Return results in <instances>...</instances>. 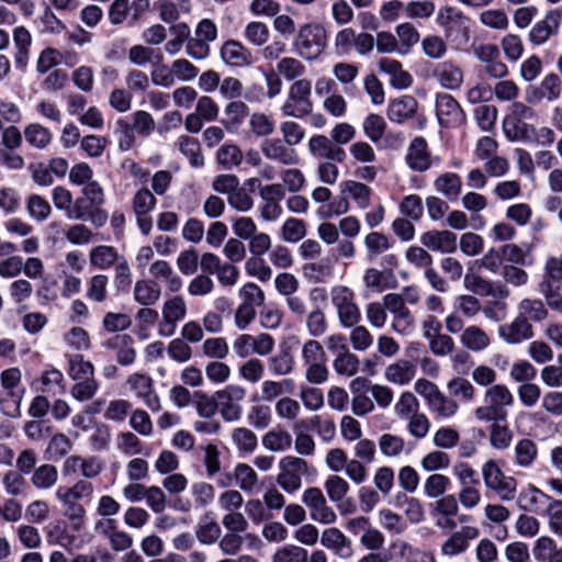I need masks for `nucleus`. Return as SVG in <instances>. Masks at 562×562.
<instances>
[{"label": "nucleus", "mask_w": 562, "mask_h": 562, "mask_svg": "<svg viewBox=\"0 0 562 562\" xmlns=\"http://www.w3.org/2000/svg\"><path fill=\"white\" fill-rule=\"evenodd\" d=\"M295 366L294 356L289 349H281L268 359L269 371L278 376L289 375Z\"/></svg>", "instance_id": "nucleus-45"}, {"label": "nucleus", "mask_w": 562, "mask_h": 562, "mask_svg": "<svg viewBox=\"0 0 562 562\" xmlns=\"http://www.w3.org/2000/svg\"><path fill=\"white\" fill-rule=\"evenodd\" d=\"M432 77L440 88L457 91L463 85L464 71L460 65L449 59L434 66Z\"/></svg>", "instance_id": "nucleus-18"}, {"label": "nucleus", "mask_w": 562, "mask_h": 562, "mask_svg": "<svg viewBox=\"0 0 562 562\" xmlns=\"http://www.w3.org/2000/svg\"><path fill=\"white\" fill-rule=\"evenodd\" d=\"M459 341L469 351L482 352L491 346L492 338L482 327L469 325L461 333Z\"/></svg>", "instance_id": "nucleus-25"}, {"label": "nucleus", "mask_w": 562, "mask_h": 562, "mask_svg": "<svg viewBox=\"0 0 562 562\" xmlns=\"http://www.w3.org/2000/svg\"><path fill=\"white\" fill-rule=\"evenodd\" d=\"M364 247L367 249V258L374 260L382 254L389 251L393 247V240L381 232H371L364 236Z\"/></svg>", "instance_id": "nucleus-38"}, {"label": "nucleus", "mask_w": 562, "mask_h": 562, "mask_svg": "<svg viewBox=\"0 0 562 562\" xmlns=\"http://www.w3.org/2000/svg\"><path fill=\"white\" fill-rule=\"evenodd\" d=\"M157 200L154 193L142 188L135 192L132 200V209L135 213L138 228L144 235H148L153 228V218L150 212L155 209Z\"/></svg>", "instance_id": "nucleus-15"}, {"label": "nucleus", "mask_w": 562, "mask_h": 562, "mask_svg": "<svg viewBox=\"0 0 562 562\" xmlns=\"http://www.w3.org/2000/svg\"><path fill=\"white\" fill-rule=\"evenodd\" d=\"M187 302L181 295H173L165 300L161 305V318L157 331L161 337H171L178 324L187 317Z\"/></svg>", "instance_id": "nucleus-10"}, {"label": "nucleus", "mask_w": 562, "mask_h": 562, "mask_svg": "<svg viewBox=\"0 0 562 562\" xmlns=\"http://www.w3.org/2000/svg\"><path fill=\"white\" fill-rule=\"evenodd\" d=\"M342 329H349L348 341L356 352H364L369 350L373 345V335L367 326L355 325L353 327H342Z\"/></svg>", "instance_id": "nucleus-43"}, {"label": "nucleus", "mask_w": 562, "mask_h": 562, "mask_svg": "<svg viewBox=\"0 0 562 562\" xmlns=\"http://www.w3.org/2000/svg\"><path fill=\"white\" fill-rule=\"evenodd\" d=\"M515 462L520 468H529L537 458L538 449L531 439H520L514 447Z\"/></svg>", "instance_id": "nucleus-61"}, {"label": "nucleus", "mask_w": 562, "mask_h": 562, "mask_svg": "<svg viewBox=\"0 0 562 562\" xmlns=\"http://www.w3.org/2000/svg\"><path fill=\"white\" fill-rule=\"evenodd\" d=\"M550 498L552 497L530 485L519 494V506L527 512L538 513L539 505L544 503L548 505Z\"/></svg>", "instance_id": "nucleus-49"}, {"label": "nucleus", "mask_w": 562, "mask_h": 562, "mask_svg": "<svg viewBox=\"0 0 562 562\" xmlns=\"http://www.w3.org/2000/svg\"><path fill=\"white\" fill-rule=\"evenodd\" d=\"M199 449L203 453L201 460L205 469L206 476L210 479L214 477L222 469L218 447L213 442H209L200 446Z\"/></svg>", "instance_id": "nucleus-51"}, {"label": "nucleus", "mask_w": 562, "mask_h": 562, "mask_svg": "<svg viewBox=\"0 0 562 562\" xmlns=\"http://www.w3.org/2000/svg\"><path fill=\"white\" fill-rule=\"evenodd\" d=\"M13 42L16 46L15 64L20 68H24L27 65L30 57V46L32 37L30 32L24 26L15 27L13 31Z\"/></svg>", "instance_id": "nucleus-44"}, {"label": "nucleus", "mask_w": 562, "mask_h": 562, "mask_svg": "<svg viewBox=\"0 0 562 562\" xmlns=\"http://www.w3.org/2000/svg\"><path fill=\"white\" fill-rule=\"evenodd\" d=\"M416 375V367L408 360L400 359L389 364L384 370V378L396 385L409 384Z\"/></svg>", "instance_id": "nucleus-29"}, {"label": "nucleus", "mask_w": 562, "mask_h": 562, "mask_svg": "<svg viewBox=\"0 0 562 562\" xmlns=\"http://www.w3.org/2000/svg\"><path fill=\"white\" fill-rule=\"evenodd\" d=\"M23 136L26 143L38 150L47 148L52 140V132L40 123H30L23 130Z\"/></svg>", "instance_id": "nucleus-36"}, {"label": "nucleus", "mask_w": 562, "mask_h": 562, "mask_svg": "<svg viewBox=\"0 0 562 562\" xmlns=\"http://www.w3.org/2000/svg\"><path fill=\"white\" fill-rule=\"evenodd\" d=\"M261 443L265 449L271 452H282L291 448L292 437L286 430L274 429L262 436Z\"/></svg>", "instance_id": "nucleus-48"}, {"label": "nucleus", "mask_w": 562, "mask_h": 562, "mask_svg": "<svg viewBox=\"0 0 562 562\" xmlns=\"http://www.w3.org/2000/svg\"><path fill=\"white\" fill-rule=\"evenodd\" d=\"M218 414L226 423H236L243 415V403L246 398V389L238 384H228L215 391Z\"/></svg>", "instance_id": "nucleus-8"}, {"label": "nucleus", "mask_w": 562, "mask_h": 562, "mask_svg": "<svg viewBox=\"0 0 562 562\" xmlns=\"http://www.w3.org/2000/svg\"><path fill=\"white\" fill-rule=\"evenodd\" d=\"M68 375L74 381L94 378L93 364L80 353L68 356Z\"/></svg>", "instance_id": "nucleus-46"}, {"label": "nucleus", "mask_w": 562, "mask_h": 562, "mask_svg": "<svg viewBox=\"0 0 562 562\" xmlns=\"http://www.w3.org/2000/svg\"><path fill=\"white\" fill-rule=\"evenodd\" d=\"M405 161L407 166L417 172L428 170L432 164L439 161V158H432L424 137H415L408 145Z\"/></svg>", "instance_id": "nucleus-19"}, {"label": "nucleus", "mask_w": 562, "mask_h": 562, "mask_svg": "<svg viewBox=\"0 0 562 562\" xmlns=\"http://www.w3.org/2000/svg\"><path fill=\"white\" fill-rule=\"evenodd\" d=\"M470 19L456 7H441L437 12V23L447 32L453 29L465 27Z\"/></svg>", "instance_id": "nucleus-39"}, {"label": "nucleus", "mask_w": 562, "mask_h": 562, "mask_svg": "<svg viewBox=\"0 0 562 562\" xmlns=\"http://www.w3.org/2000/svg\"><path fill=\"white\" fill-rule=\"evenodd\" d=\"M126 384L135 396L153 412L161 409V400L154 390V380L145 373H132L126 380Z\"/></svg>", "instance_id": "nucleus-13"}, {"label": "nucleus", "mask_w": 562, "mask_h": 562, "mask_svg": "<svg viewBox=\"0 0 562 562\" xmlns=\"http://www.w3.org/2000/svg\"><path fill=\"white\" fill-rule=\"evenodd\" d=\"M93 492V485L86 480H78L71 486L60 485L55 492L56 499L64 508L65 517L77 528L83 524L87 513L81 501L91 499Z\"/></svg>", "instance_id": "nucleus-2"}, {"label": "nucleus", "mask_w": 562, "mask_h": 562, "mask_svg": "<svg viewBox=\"0 0 562 562\" xmlns=\"http://www.w3.org/2000/svg\"><path fill=\"white\" fill-rule=\"evenodd\" d=\"M149 273L155 279L164 280L166 288L172 293L180 291L182 288L181 278L166 260L154 261L149 267Z\"/></svg>", "instance_id": "nucleus-30"}, {"label": "nucleus", "mask_w": 562, "mask_h": 562, "mask_svg": "<svg viewBox=\"0 0 562 562\" xmlns=\"http://www.w3.org/2000/svg\"><path fill=\"white\" fill-rule=\"evenodd\" d=\"M386 122L380 114L371 113L362 122V131L369 140L376 144L385 133Z\"/></svg>", "instance_id": "nucleus-57"}, {"label": "nucleus", "mask_w": 562, "mask_h": 562, "mask_svg": "<svg viewBox=\"0 0 562 562\" xmlns=\"http://www.w3.org/2000/svg\"><path fill=\"white\" fill-rule=\"evenodd\" d=\"M259 196L262 201L260 206L261 217L267 222L277 221L283 212L281 201L285 196V191L281 183H271L260 187Z\"/></svg>", "instance_id": "nucleus-14"}, {"label": "nucleus", "mask_w": 562, "mask_h": 562, "mask_svg": "<svg viewBox=\"0 0 562 562\" xmlns=\"http://www.w3.org/2000/svg\"><path fill=\"white\" fill-rule=\"evenodd\" d=\"M562 95V80L554 74H547L538 86H530L526 90L525 99L528 104H538L542 101L554 102Z\"/></svg>", "instance_id": "nucleus-12"}, {"label": "nucleus", "mask_w": 562, "mask_h": 562, "mask_svg": "<svg viewBox=\"0 0 562 562\" xmlns=\"http://www.w3.org/2000/svg\"><path fill=\"white\" fill-rule=\"evenodd\" d=\"M260 153L266 159L282 166H293L300 161L296 150L281 138H266L260 145Z\"/></svg>", "instance_id": "nucleus-17"}, {"label": "nucleus", "mask_w": 562, "mask_h": 562, "mask_svg": "<svg viewBox=\"0 0 562 562\" xmlns=\"http://www.w3.org/2000/svg\"><path fill=\"white\" fill-rule=\"evenodd\" d=\"M319 541L340 560H348L353 555L351 540L337 527L324 529Z\"/></svg>", "instance_id": "nucleus-20"}, {"label": "nucleus", "mask_w": 562, "mask_h": 562, "mask_svg": "<svg viewBox=\"0 0 562 562\" xmlns=\"http://www.w3.org/2000/svg\"><path fill=\"white\" fill-rule=\"evenodd\" d=\"M161 295V288L155 280L142 279L134 284V300L143 305L150 306L156 304Z\"/></svg>", "instance_id": "nucleus-31"}, {"label": "nucleus", "mask_w": 562, "mask_h": 562, "mask_svg": "<svg viewBox=\"0 0 562 562\" xmlns=\"http://www.w3.org/2000/svg\"><path fill=\"white\" fill-rule=\"evenodd\" d=\"M333 369L339 376L352 378L359 372L360 360L358 356L349 349L334 357Z\"/></svg>", "instance_id": "nucleus-42"}, {"label": "nucleus", "mask_w": 562, "mask_h": 562, "mask_svg": "<svg viewBox=\"0 0 562 562\" xmlns=\"http://www.w3.org/2000/svg\"><path fill=\"white\" fill-rule=\"evenodd\" d=\"M420 243L431 251L452 254L458 247V237L451 231H428L420 236Z\"/></svg>", "instance_id": "nucleus-24"}, {"label": "nucleus", "mask_w": 562, "mask_h": 562, "mask_svg": "<svg viewBox=\"0 0 562 562\" xmlns=\"http://www.w3.org/2000/svg\"><path fill=\"white\" fill-rule=\"evenodd\" d=\"M231 439L237 450L246 453L254 452L258 445L256 434L246 427H237L233 429Z\"/></svg>", "instance_id": "nucleus-62"}, {"label": "nucleus", "mask_w": 562, "mask_h": 562, "mask_svg": "<svg viewBox=\"0 0 562 562\" xmlns=\"http://www.w3.org/2000/svg\"><path fill=\"white\" fill-rule=\"evenodd\" d=\"M249 106L244 101L231 100L224 106V119L222 120V124L228 131H234L238 128L244 120L250 115Z\"/></svg>", "instance_id": "nucleus-32"}, {"label": "nucleus", "mask_w": 562, "mask_h": 562, "mask_svg": "<svg viewBox=\"0 0 562 562\" xmlns=\"http://www.w3.org/2000/svg\"><path fill=\"white\" fill-rule=\"evenodd\" d=\"M329 302L341 328L353 327L361 322V310L357 302V295L351 288L342 284L331 286Z\"/></svg>", "instance_id": "nucleus-3"}, {"label": "nucleus", "mask_w": 562, "mask_h": 562, "mask_svg": "<svg viewBox=\"0 0 562 562\" xmlns=\"http://www.w3.org/2000/svg\"><path fill=\"white\" fill-rule=\"evenodd\" d=\"M482 479L486 490L495 493L502 501L515 498L517 482L513 476L506 475L495 460H487L481 468Z\"/></svg>", "instance_id": "nucleus-6"}, {"label": "nucleus", "mask_w": 562, "mask_h": 562, "mask_svg": "<svg viewBox=\"0 0 562 562\" xmlns=\"http://www.w3.org/2000/svg\"><path fill=\"white\" fill-rule=\"evenodd\" d=\"M248 126L256 137H268L276 128L274 121L268 114L259 111L249 115Z\"/></svg>", "instance_id": "nucleus-60"}, {"label": "nucleus", "mask_w": 562, "mask_h": 562, "mask_svg": "<svg viewBox=\"0 0 562 562\" xmlns=\"http://www.w3.org/2000/svg\"><path fill=\"white\" fill-rule=\"evenodd\" d=\"M340 193L355 202L360 210H366L371 203L372 189L363 182L345 180L339 184Z\"/></svg>", "instance_id": "nucleus-27"}, {"label": "nucleus", "mask_w": 562, "mask_h": 562, "mask_svg": "<svg viewBox=\"0 0 562 562\" xmlns=\"http://www.w3.org/2000/svg\"><path fill=\"white\" fill-rule=\"evenodd\" d=\"M277 484L288 494H293L302 486V477L308 474L307 462L299 457L285 456L279 461Z\"/></svg>", "instance_id": "nucleus-9"}, {"label": "nucleus", "mask_w": 562, "mask_h": 562, "mask_svg": "<svg viewBox=\"0 0 562 562\" xmlns=\"http://www.w3.org/2000/svg\"><path fill=\"white\" fill-rule=\"evenodd\" d=\"M451 486V481L447 475L440 473H431L424 482V494L428 498H438L446 495Z\"/></svg>", "instance_id": "nucleus-54"}, {"label": "nucleus", "mask_w": 562, "mask_h": 562, "mask_svg": "<svg viewBox=\"0 0 562 562\" xmlns=\"http://www.w3.org/2000/svg\"><path fill=\"white\" fill-rule=\"evenodd\" d=\"M517 315L527 322L539 323L548 317V310L540 299H522L517 305Z\"/></svg>", "instance_id": "nucleus-37"}, {"label": "nucleus", "mask_w": 562, "mask_h": 562, "mask_svg": "<svg viewBox=\"0 0 562 562\" xmlns=\"http://www.w3.org/2000/svg\"><path fill=\"white\" fill-rule=\"evenodd\" d=\"M58 480V470L53 464H42L38 468H35L32 476L31 483L37 490H49L57 483Z\"/></svg>", "instance_id": "nucleus-47"}, {"label": "nucleus", "mask_w": 562, "mask_h": 562, "mask_svg": "<svg viewBox=\"0 0 562 562\" xmlns=\"http://www.w3.org/2000/svg\"><path fill=\"white\" fill-rule=\"evenodd\" d=\"M436 116L442 127L456 128L465 122V113L451 94L438 93L436 97Z\"/></svg>", "instance_id": "nucleus-11"}, {"label": "nucleus", "mask_w": 562, "mask_h": 562, "mask_svg": "<svg viewBox=\"0 0 562 562\" xmlns=\"http://www.w3.org/2000/svg\"><path fill=\"white\" fill-rule=\"evenodd\" d=\"M497 334L507 345H519L533 337V327L531 323L517 315L510 323L499 325Z\"/></svg>", "instance_id": "nucleus-22"}, {"label": "nucleus", "mask_w": 562, "mask_h": 562, "mask_svg": "<svg viewBox=\"0 0 562 562\" xmlns=\"http://www.w3.org/2000/svg\"><path fill=\"white\" fill-rule=\"evenodd\" d=\"M63 341L66 347L75 351H87L90 348V335L79 326H74L64 333Z\"/></svg>", "instance_id": "nucleus-58"}, {"label": "nucleus", "mask_w": 562, "mask_h": 562, "mask_svg": "<svg viewBox=\"0 0 562 562\" xmlns=\"http://www.w3.org/2000/svg\"><path fill=\"white\" fill-rule=\"evenodd\" d=\"M434 189L449 201H456L461 194V178L454 172H445L434 180Z\"/></svg>", "instance_id": "nucleus-33"}, {"label": "nucleus", "mask_w": 562, "mask_h": 562, "mask_svg": "<svg viewBox=\"0 0 562 562\" xmlns=\"http://www.w3.org/2000/svg\"><path fill=\"white\" fill-rule=\"evenodd\" d=\"M220 58L225 65L234 68H248L256 61L251 50L237 40H227L222 44Z\"/></svg>", "instance_id": "nucleus-16"}, {"label": "nucleus", "mask_w": 562, "mask_h": 562, "mask_svg": "<svg viewBox=\"0 0 562 562\" xmlns=\"http://www.w3.org/2000/svg\"><path fill=\"white\" fill-rule=\"evenodd\" d=\"M313 106L311 80L297 79L290 85L281 111L285 116L301 119L311 114Z\"/></svg>", "instance_id": "nucleus-5"}, {"label": "nucleus", "mask_w": 562, "mask_h": 562, "mask_svg": "<svg viewBox=\"0 0 562 562\" xmlns=\"http://www.w3.org/2000/svg\"><path fill=\"white\" fill-rule=\"evenodd\" d=\"M222 529L218 522L205 515L195 528V537L201 544L211 546L221 538Z\"/></svg>", "instance_id": "nucleus-40"}, {"label": "nucleus", "mask_w": 562, "mask_h": 562, "mask_svg": "<svg viewBox=\"0 0 562 562\" xmlns=\"http://www.w3.org/2000/svg\"><path fill=\"white\" fill-rule=\"evenodd\" d=\"M379 449L385 458H398L405 452V440L394 434H383L378 439Z\"/></svg>", "instance_id": "nucleus-52"}, {"label": "nucleus", "mask_w": 562, "mask_h": 562, "mask_svg": "<svg viewBox=\"0 0 562 562\" xmlns=\"http://www.w3.org/2000/svg\"><path fill=\"white\" fill-rule=\"evenodd\" d=\"M64 374L56 368L45 370L40 378V392L43 394H57L64 391Z\"/></svg>", "instance_id": "nucleus-55"}, {"label": "nucleus", "mask_w": 562, "mask_h": 562, "mask_svg": "<svg viewBox=\"0 0 562 562\" xmlns=\"http://www.w3.org/2000/svg\"><path fill=\"white\" fill-rule=\"evenodd\" d=\"M305 316V328L312 337L311 339L322 337L327 333L328 323L323 310L316 307Z\"/></svg>", "instance_id": "nucleus-63"}, {"label": "nucleus", "mask_w": 562, "mask_h": 562, "mask_svg": "<svg viewBox=\"0 0 562 562\" xmlns=\"http://www.w3.org/2000/svg\"><path fill=\"white\" fill-rule=\"evenodd\" d=\"M301 361L308 383L323 384L328 380L327 355L322 342L316 339L304 341L301 348Z\"/></svg>", "instance_id": "nucleus-4"}, {"label": "nucleus", "mask_w": 562, "mask_h": 562, "mask_svg": "<svg viewBox=\"0 0 562 562\" xmlns=\"http://www.w3.org/2000/svg\"><path fill=\"white\" fill-rule=\"evenodd\" d=\"M480 530L475 526H462L458 531L452 532L441 544V553L445 557H456L465 552L470 541L477 538Z\"/></svg>", "instance_id": "nucleus-21"}, {"label": "nucleus", "mask_w": 562, "mask_h": 562, "mask_svg": "<svg viewBox=\"0 0 562 562\" xmlns=\"http://www.w3.org/2000/svg\"><path fill=\"white\" fill-rule=\"evenodd\" d=\"M378 68L390 77V83L395 89H406L413 83L411 74L404 70L402 63L396 59L382 58Z\"/></svg>", "instance_id": "nucleus-26"}, {"label": "nucleus", "mask_w": 562, "mask_h": 562, "mask_svg": "<svg viewBox=\"0 0 562 562\" xmlns=\"http://www.w3.org/2000/svg\"><path fill=\"white\" fill-rule=\"evenodd\" d=\"M324 488L328 498L335 504L341 503L350 491L349 483L337 474L329 475L325 480Z\"/></svg>", "instance_id": "nucleus-59"}, {"label": "nucleus", "mask_w": 562, "mask_h": 562, "mask_svg": "<svg viewBox=\"0 0 562 562\" xmlns=\"http://www.w3.org/2000/svg\"><path fill=\"white\" fill-rule=\"evenodd\" d=\"M514 402V394L507 385L494 384L484 390L483 403L473 409V416L481 423L506 422Z\"/></svg>", "instance_id": "nucleus-1"}, {"label": "nucleus", "mask_w": 562, "mask_h": 562, "mask_svg": "<svg viewBox=\"0 0 562 562\" xmlns=\"http://www.w3.org/2000/svg\"><path fill=\"white\" fill-rule=\"evenodd\" d=\"M326 32L317 24H303L296 34L293 46L305 60L316 59L326 46Z\"/></svg>", "instance_id": "nucleus-7"}, {"label": "nucleus", "mask_w": 562, "mask_h": 562, "mask_svg": "<svg viewBox=\"0 0 562 562\" xmlns=\"http://www.w3.org/2000/svg\"><path fill=\"white\" fill-rule=\"evenodd\" d=\"M395 35L400 45L401 56L409 54L420 40L419 32L411 22H403L396 25Z\"/></svg>", "instance_id": "nucleus-41"}, {"label": "nucleus", "mask_w": 562, "mask_h": 562, "mask_svg": "<svg viewBox=\"0 0 562 562\" xmlns=\"http://www.w3.org/2000/svg\"><path fill=\"white\" fill-rule=\"evenodd\" d=\"M20 544L26 550H36L42 546L40 530L33 524H21L14 529Z\"/></svg>", "instance_id": "nucleus-53"}, {"label": "nucleus", "mask_w": 562, "mask_h": 562, "mask_svg": "<svg viewBox=\"0 0 562 562\" xmlns=\"http://www.w3.org/2000/svg\"><path fill=\"white\" fill-rule=\"evenodd\" d=\"M561 12L558 9L548 11L543 19L536 22L529 32V41L533 45H542L558 33L561 24Z\"/></svg>", "instance_id": "nucleus-23"}, {"label": "nucleus", "mask_w": 562, "mask_h": 562, "mask_svg": "<svg viewBox=\"0 0 562 562\" xmlns=\"http://www.w3.org/2000/svg\"><path fill=\"white\" fill-rule=\"evenodd\" d=\"M429 411L439 419H450L459 412L457 400L441 391L427 404Z\"/></svg>", "instance_id": "nucleus-35"}, {"label": "nucleus", "mask_w": 562, "mask_h": 562, "mask_svg": "<svg viewBox=\"0 0 562 562\" xmlns=\"http://www.w3.org/2000/svg\"><path fill=\"white\" fill-rule=\"evenodd\" d=\"M120 258L116 248L109 245H98L89 251L90 265L100 270L112 268Z\"/></svg>", "instance_id": "nucleus-34"}, {"label": "nucleus", "mask_w": 562, "mask_h": 562, "mask_svg": "<svg viewBox=\"0 0 562 562\" xmlns=\"http://www.w3.org/2000/svg\"><path fill=\"white\" fill-rule=\"evenodd\" d=\"M274 71L288 81H295L302 79L301 77L305 72V66L300 59L286 56L279 59Z\"/></svg>", "instance_id": "nucleus-50"}, {"label": "nucleus", "mask_w": 562, "mask_h": 562, "mask_svg": "<svg viewBox=\"0 0 562 562\" xmlns=\"http://www.w3.org/2000/svg\"><path fill=\"white\" fill-rule=\"evenodd\" d=\"M302 271L307 280L316 283L324 282L333 276V267L327 258L305 263Z\"/></svg>", "instance_id": "nucleus-56"}, {"label": "nucleus", "mask_w": 562, "mask_h": 562, "mask_svg": "<svg viewBox=\"0 0 562 562\" xmlns=\"http://www.w3.org/2000/svg\"><path fill=\"white\" fill-rule=\"evenodd\" d=\"M114 134L117 140V148L121 151H127L132 149L136 143V132L132 124L125 119H119L115 122Z\"/></svg>", "instance_id": "nucleus-64"}, {"label": "nucleus", "mask_w": 562, "mask_h": 562, "mask_svg": "<svg viewBox=\"0 0 562 562\" xmlns=\"http://www.w3.org/2000/svg\"><path fill=\"white\" fill-rule=\"evenodd\" d=\"M418 109L417 100L412 95H402L392 100L387 106V117L392 122L403 123L412 119Z\"/></svg>", "instance_id": "nucleus-28"}]
</instances>
